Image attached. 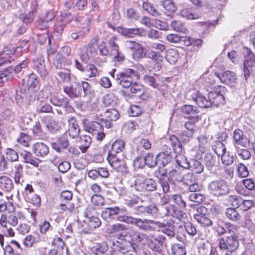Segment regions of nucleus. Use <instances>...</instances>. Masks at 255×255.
Masks as SVG:
<instances>
[{
    "instance_id": "obj_62",
    "label": "nucleus",
    "mask_w": 255,
    "mask_h": 255,
    "mask_svg": "<svg viewBox=\"0 0 255 255\" xmlns=\"http://www.w3.org/2000/svg\"><path fill=\"white\" fill-rule=\"evenodd\" d=\"M33 133L35 137L39 139L43 138L44 136V134L41 128L40 123L37 122L33 128Z\"/></svg>"
},
{
    "instance_id": "obj_61",
    "label": "nucleus",
    "mask_w": 255,
    "mask_h": 255,
    "mask_svg": "<svg viewBox=\"0 0 255 255\" xmlns=\"http://www.w3.org/2000/svg\"><path fill=\"white\" fill-rule=\"evenodd\" d=\"M57 75L60 78L62 82L67 83L71 80V72L67 69L60 71L57 72Z\"/></svg>"
},
{
    "instance_id": "obj_19",
    "label": "nucleus",
    "mask_w": 255,
    "mask_h": 255,
    "mask_svg": "<svg viewBox=\"0 0 255 255\" xmlns=\"http://www.w3.org/2000/svg\"><path fill=\"white\" fill-rule=\"evenodd\" d=\"M184 170L180 167L170 170L168 174V179L170 182H182L184 181Z\"/></svg>"
},
{
    "instance_id": "obj_18",
    "label": "nucleus",
    "mask_w": 255,
    "mask_h": 255,
    "mask_svg": "<svg viewBox=\"0 0 255 255\" xmlns=\"http://www.w3.org/2000/svg\"><path fill=\"white\" fill-rule=\"evenodd\" d=\"M233 138L234 144L236 148L239 146L246 147L249 142L243 131L239 129H237L234 131Z\"/></svg>"
},
{
    "instance_id": "obj_21",
    "label": "nucleus",
    "mask_w": 255,
    "mask_h": 255,
    "mask_svg": "<svg viewBox=\"0 0 255 255\" xmlns=\"http://www.w3.org/2000/svg\"><path fill=\"white\" fill-rule=\"evenodd\" d=\"M71 63L72 60L70 57H66L61 53L57 54L53 60V64L57 69H62Z\"/></svg>"
},
{
    "instance_id": "obj_6",
    "label": "nucleus",
    "mask_w": 255,
    "mask_h": 255,
    "mask_svg": "<svg viewBox=\"0 0 255 255\" xmlns=\"http://www.w3.org/2000/svg\"><path fill=\"white\" fill-rule=\"evenodd\" d=\"M126 211V209L125 208L114 206L104 209L101 215L104 221L110 223L116 219L119 221V216H122L123 214Z\"/></svg>"
},
{
    "instance_id": "obj_50",
    "label": "nucleus",
    "mask_w": 255,
    "mask_h": 255,
    "mask_svg": "<svg viewBox=\"0 0 255 255\" xmlns=\"http://www.w3.org/2000/svg\"><path fill=\"white\" fill-rule=\"evenodd\" d=\"M178 52L176 49H170L167 51L166 60L171 64H175L178 59Z\"/></svg>"
},
{
    "instance_id": "obj_40",
    "label": "nucleus",
    "mask_w": 255,
    "mask_h": 255,
    "mask_svg": "<svg viewBox=\"0 0 255 255\" xmlns=\"http://www.w3.org/2000/svg\"><path fill=\"white\" fill-rule=\"evenodd\" d=\"M225 214L229 219L233 221H238L241 218V215L235 208H227Z\"/></svg>"
},
{
    "instance_id": "obj_34",
    "label": "nucleus",
    "mask_w": 255,
    "mask_h": 255,
    "mask_svg": "<svg viewBox=\"0 0 255 255\" xmlns=\"http://www.w3.org/2000/svg\"><path fill=\"white\" fill-rule=\"evenodd\" d=\"M189 168L195 174H200L204 170V165L198 160L191 158L190 160Z\"/></svg>"
},
{
    "instance_id": "obj_45",
    "label": "nucleus",
    "mask_w": 255,
    "mask_h": 255,
    "mask_svg": "<svg viewBox=\"0 0 255 255\" xmlns=\"http://www.w3.org/2000/svg\"><path fill=\"white\" fill-rule=\"evenodd\" d=\"M128 237L131 241L135 243H140L142 240L140 233L131 228H129L127 233L126 238Z\"/></svg>"
},
{
    "instance_id": "obj_5",
    "label": "nucleus",
    "mask_w": 255,
    "mask_h": 255,
    "mask_svg": "<svg viewBox=\"0 0 255 255\" xmlns=\"http://www.w3.org/2000/svg\"><path fill=\"white\" fill-rule=\"evenodd\" d=\"M40 83L38 78L34 73L29 75L27 80V91L28 94L26 98L27 103L30 104L36 99L35 93L39 90Z\"/></svg>"
},
{
    "instance_id": "obj_27",
    "label": "nucleus",
    "mask_w": 255,
    "mask_h": 255,
    "mask_svg": "<svg viewBox=\"0 0 255 255\" xmlns=\"http://www.w3.org/2000/svg\"><path fill=\"white\" fill-rule=\"evenodd\" d=\"M80 85L81 86V97L86 98L87 97H92L94 94V90L92 89L91 85L86 81H82L80 83Z\"/></svg>"
},
{
    "instance_id": "obj_60",
    "label": "nucleus",
    "mask_w": 255,
    "mask_h": 255,
    "mask_svg": "<svg viewBox=\"0 0 255 255\" xmlns=\"http://www.w3.org/2000/svg\"><path fill=\"white\" fill-rule=\"evenodd\" d=\"M181 15L183 17L189 19H197L200 17L198 14L193 13L188 8L182 9L181 11Z\"/></svg>"
},
{
    "instance_id": "obj_57",
    "label": "nucleus",
    "mask_w": 255,
    "mask_h": 255,
    "mask_svg": "<svg viewBox=\"0 0 255 255\" xmlns=\"http://www.w3.org/2000/svg\"><path fill=\"white\" fill-rule=\"evenodd\" d=\"M104 116L108 120L116 121L119 119L120 114L117 110L111 109L104 113Z\"/></svg>"
},
{
    "instance_id": "obj_12",
    "label": "nucleus",
    "mask_w": 255,
    "mask_h": 255,
    "mask_svg": "<svg viewBox=\"0 0 255 255\" xmlns=\"http://www.w3.org/2000/svg\"><path fill=\"white\" fill-rule=\"evenodd\" d=\"M116 31L122 35L127 38L141 36L145 32L144 29L138 27L126 28L122 26L116 27Z\"/></svg>"
},
{
    "instance_id": "obj_35",
    "label": "nucleus",
    "mask_w": 255,
    "mask_h": 255,
    "mask_svg": "<svg viewBox=\"0 0 255 255\" xmlns=\"http://www.w3.org/2000/svg\"><path fill=\"white\" fill-rule=\"evenodd\" d=\"M102 127L103 126L99 123L92 121L85 126V129L93 135H95V133H99V131L102 129Z\"/></svg>"
},
{
    "instance_id": "obj_22",
    "label": "nucleus",
    "mask_w": 255,
    "mask_h": 255,
    "mask_svg": "<svg viewBox=\"0 0 255 255\" xmlns=\"http://www.w3.org/2000/svg\"><path fill=\"white\" fill-rule=\"evenodd\" d=\"M166 238L162 235L155 237L151 241L149 246L153 251L158 253L161 252L163 245L165 244Z\"/></svg>"
},
{
    "instance_id": "obj_4",
    "label": "nucleus",
    "mask_w": 255,
    "mask_h": 255,
    "mask_svg": "<svg viewBox=\"0 0 255 255\" xmlns=\"http://www.w3.org/2000/svg\"><path fill=\"white\" fill-rule=\"evenodd\" d=\"M107 160L111 167L117 172L122 174L128 173L126 161L121 154H108Z\"/></svg>"
},
{
    "instance_id": "obj_32",
    "label": "nucleus",
    "mask_w": 255,
    "mask_h": 255,
    "mask_svg": "<svg viewBox=\"0 0 255 255\" xmlns=\"http://www.w3.org/2000/svg\"><path fill=\"white\" fill-rule=\"evenodd\" d=\"M0 188L6 192L10 191L13 188V184L12 180L7 176H0Z\"/></svg>"
},
{
    "instance_id": "obj_55",
    "label": "nucleus",
    "mask_w": 255,
    "mask_h": 255,
    "mask_svg": "<svg viewBox=\"0 0 255 255\" xmlns=\"http://www.w3.org/2000/svg\"><path fill=\"white\" fill-rule=\"evenodd\" d=\"M20 155L22 157L25 163H30L36 167L38 166V163L33 158L32 154L30 152L24 151L21 153Z\"/></svg>"
},
{
    "instance_id": "obj_38",
    "label": "nucleus",
    "mask_w": 255,
    "mask_h": 255,
    "mask_svg": "<svg viewBox=\"0 0 255 255\" xmlns=\"http://www.w3.org/2000/svg\"><path fill=\"white\" fill-rule=\"evenodd\" d=\"M200 119V117L198 115L190 117L188 121L185 123L184 126L186 129L185 131L194 133L195 128V124L198 122Z\"/></svg>"
},
{
    "instance_id": "obj_56",
    "label": "nucleus",
    "mask_w": 255,
    "mask_h": 255,
    "mask_svg": "<svg viewBox=\"0 0 255 255\" xmlns=\"http://www.w3.org/2000/svg\"><path fill=\"white\" fill-rule=\"evenodd\" d=\"M120 19V14L118 11H114L112 13L110 21L107 22L109 27L114 30H116L115 25L119 22Z\"/></svg>"
},
{
    "instance_id": "obj_24",
    "label": "nucleus",
    "mask_w": 255,
    "mask_h": 255,
    "mask_svg": "<svg viewBox=\"0 0 255 255\" xmlns=\"http://www.w3.org/2000/svg\"><path fill=\"white\" fill-rule=\"evenodd\" d=\"M209 98L211 101L212 107H218L220 105H223L225 102L224 96L220 92L211 91L209 93Z\"/></svg>"
},
{
    "instance_id": "obj_64",
    "label": "nucleus",
    "mask_w": 255,
    "mask_h": 255,
    "mask_svg": "<svg viewBox=\"0 0 255 255\" xmlns=\"http://www.w3.org/2000/svg\"><path fill=\"white\" fill-rule=\"evenodd\" d=\"M144 80L148 85L154 88H158L159 87L156 79L152 76L145 75L144 76Z\"/></svg>"
},
{
    "instance_id": "obj_37",
    "label": "nucleus",
    "mask_w": 255,
    "mask_h": 255,
    "mask_svg": "<svg viewBox=\"0 0 255 255\" xmlns=\"http://www.w3.org/2000/svg\"><path fill=\"white\" fill-rule=\"evenodd\" d=\"M175 160L180 168L189 169L190 160L188 161L184 155L178 153L175 157Z\"/></svg>"
},
{
    "instance_id": "obj_2",
    "label": "nucleus",
    "mask_w": 255,
    "mask_h": 255,
    "mask_svg": "<svg viewBox=\"0 0 255 255\" xmlns=\"http://www.w3.org/2000/svg\"><path fill=\"white\" fill-rule=\"evenodd\" d=\"M238 235L225 236L219 239V248L224 252L225 255H235L239 247Z\"/></svg>"
},
{
    "instance_id": "obj_1",
    "label": "nucleus",
    "mask_w": 255,
    "mask_h": 255,
    "mask_svg": "<svg viewBox=\"0 0 255 255\" xmlns=\"http://www.w3.org/2000/svg\"><path fill=\"white\" fill-rule=\"evenodd\" d=\"M116 71V70H115ZM112 74L113 77L116 80L117 84L125 88H129L132 83L139 78V74L135 71L130 68H126L116 74Z\"/></svg>"
},
{
    "instance_id": "obj_20",
    "label": "nucleus",
    "mask_w": 255,
    "mask_h": 255,
    "mask_svg": "<svg viewBox=\"0 0 255 255\" xmlns=\"http://www.w3.org/2000/svg\"><path fill=\"white\" fill-rule=\"evenodd\" d=\"M33 152L38 157H44L49 152V147L43 142H37L32 146Z\"/></svg>"
},
{
    "instance_id": "obj_54",
    "label": "nucleus",
    "mask_w": 255,
    "mask_h": 255,
    "mask_svg": "<svg viewBox=\"0 0 255 255\" xmlns=\"http://www.w3.org/2000/svg\"><path fill=\"white\" fill-rule=\"evenodd\" d=\"M173 255H186V251L183 244H174L171 248Z\"/></svg>"
},
{
    "instance_id": "obj_53",
    "label": "nucleus",
    "mask_w": 255,
    "mask_h": 255,
    "mask_svg": "<svg viewBox=\"0 0 255 255\" xmlns=\"http://www.w3.org/2000/svg\"><path fill=\"white\" fill-rule=\"evenodd\" d=\"M145 165L150 168L154 167L157 164L158 159L157 156L154 158L153 154L148 153L144 157Z\"/></svg>"
},
{
    "instance_id": "obj_25",
    "label": "nucleus",
    "mask_w": 255,
    "mask_h": 255,
    "mask_svg": "<svg viewBox=\"0 0 255 255\" xmlns=\"http://www.w3.org/2000/svg\"><path fill=\"white\" fill-rule=\"evenodd\" d=\"M29 62V60L28 59H25L17 64L14 67V69L10 67L7 68V70L9 72H11V71L13 70L14 73L18 75V77L22 76L24 73L27 71V66Z\"/></svg>"
},
{
    "instance_id": "obj_59",
    "label": "nucleus",
    "mask_w": 255,
    "mask_h": 255,
    "mask_svg": "<svg viewBox=\"0 0 255 255\" xmlns=\"http://www.w3.org/2000/svg\"><path fill=\"white\" fill-rule=\"evenodd\" d=\"M144 48L141 44H139V46L137 47L134 50L132 55L134 59L139 60L145 57L146 54L144 52Z\"/></svg>"
},
{
    "instance_id": "obj_8",
    "label": "nucleus",
    "mask_w": 255,
    "mask_h": 255,
    "mask_svg": "<svg viewBox=\"0 0 255 255\" xmlns=\"http://www.w3.org/2000/svg\"><path fill=\"white\" fill-rule=\"evenodd\" d=\"M135 189L139 192H152L157 190V183L152 178H137L134 181Z\"/></svg>"
},
{
    "instance_id": "obj_46",
    "label": "nucleus",
    "mask_w": 255,
    "mask_h": 255,
    "mask_svg": "<svg viewBox=\"0 0 255 255\" xmlns=\"http://www.w3.org/2000/svg\"><path fill=\"white\" fill-rule=\"evenodd\" d=\"M145 226L148 227V228L147 230H144V231L153 230V228L150 226V225H155L158 226L159 228H163V229H164L165 227H169V223L168 222H166V223H161L159 221H156L147 219H145Z\"/></svg>"
},
{
    "instance_id": "obj_17",
    "label": "nucleus",
    "mask_w": 255,
    "mask_h": 255,
    "mask_svg": "<svg viewBox=\"0 0 255 255\" xmlns=\"http://www.w3.org/2000/svg\"><path fill=\"white\" fill-rule=\"evenodd\" d=\"M218 77L222 83H225L231 87H236L238 83L236 74L232 71H227L223 73Z\"/></svg>"
},
{
    "instance_id": "obj_11",
    "label": "nucleus",
    "mask_w": 255,
    "mask_h": 255,
    "mask_svg": "<svg viewBox=\"0 0 255 255\" xmlns=\"http://www.w3.org/2000/svg\"><path fill=\"white\" fill-rule=\"evenodd\" d=\"M119 221L128 224L134 225L139 229L144 231L147 230L148 227L145 226V219H141L140 218H135L131 216L125 215L124 213L122 216L119 217Z\"/></svg>"
},
{
    "instance_id": "obj_9",
    "label": "nucleus",
    "mask_w": 255,
    "mask_h": 255,
    "mask_svg": "<svg viewBox=\"0 0 255 255\" xmlns=\"http://www.w3.org/2000/svg\"><path fill=\"white\" fill-rule=\"evenodd\" d=\"M186 98L189 100L196 102L197 105L201 108H209L212 107L211 101L208 97L203 96L198 93L197 91L192 90L189 91L186 94Z\"/></svg>"
},
{
    "instance_id": "obj_30",
    "label": "nucleus",
    "mask_w": 255,
    "mask_h": 255,
    "mask_svg": "<svg viewBox=\"0 0 255 255\" xmlns=\"http://www.w3.org/2000/svg\"><path fill=\"white\" fill-rule=\"evenodd\" d=\"M36 113L38 114H54L52 107L46 102L36 104Z\"/></svg>"
},
{
    "instance_id": "obj_51",
    "label": "nucleus",
    "mask_w": 255,
    "mask_h": 255,
    "mask_svg": "<svg viewBox=\"0 0 255 255\" xmlns=\"http://www.w3.org/2000/svg\"><path fill=\"white\" fill-rule=\"evenodd\" d=\"M171 27L175 31L186 33L187 29L185 24L180 20H174L170 24Z\"/></svg>"
},
{
    "instance_id": "obj_15",
    "label": "nucleus",
    "mask_w": 255,
    "mask_h": 255,
    "mask_svg": "<svg viewBox=\"0 0 255 255\" xmlns=\"http://www.w3.org/2000/svg\"><path fill=\"white\" fill-rule=\"evenodd\" d=\"M33 68L39 73L43 78H45L48 74L46 68L45 61L44 57L39 56L33 59Z\"/></svg>"
},
{
    "instance_id": "obj_41",
    "label": "nucleus",
    "mask_w": 255,
    "mask_h": 255,
    "mask_svg": "<svg viewBox=\"0 0 255 255\" xmlns=\"http://www.w3.org/2000/svg\"><path fill=\"white\" fill-rule=\"evenodd\" d=\"M212 149L217 155L218 158L226 153V148L223 142L215 141L212 145Z\"/></svg>"
},
{
    "instance_id": "obj_48",
    "label": "nucleus",
    "mask_w": 255,
    "mask_h": 255,
    "mask_svg": "<svg viewBox=\"0 0 255 255\" xmlns=\"http://www.w3.org/2000/svg\"><path fill=\"white\" fill-rule=\"evenodd\" d=\"M238 227L230 223H224V235L232 236L238 234L237 233Z\"/></svg>"
},
{
    "instance_id": "obj_63",
    "label": "nucleus",
    "mask_w": 255,
    "mask_h": 255,
    "mask_svg": "<svg viewBox=\"0 0 255 255\" xmlns=\"http://www.w3.org/2000/svg\"><path fill=\"white\" fill-rule=\"evenodd\" d=\"M5 154L6 158L11 162L17 161L18 159V155L16 151L11 148H7Z\"/></svg>"
},
{
    "instance_id": "obj_49",
    "label": "nucleus",
    "mask_w": 255,
    "mask_h": 255,
    "mask_svg": "<svg viewBox=\"0 0 255 255\" xmlns=\"http://www.w3.org/2000/svg\"><path fill=\"white\" fill-rule=\"evenodd\" d=\"M84 216L88 221L96 216H99V213L95 207L89 205L85 209Z\"/></svg>"
},
{
    "instance_id": "obj_16",
    "label": "nucleus",
    "mask_w": 255,
    "mask_h": 255,
    "mask_svg": "<svg viewBox=\"0 0 255 255\" xmlns=\"http://www.w3.org/2000/svg\"><path fill=\"white\" fill-rule=\"evenodd\" d=\"M128 229L127 226L123 224L115 223L113 224L108 230L110 234H117L118 239H126Z\"/></svg>"
},
{
    "instance_id": "obj_13",
    "label": "nucleus",
    "mask_w": 255,
    "mask_h": 255,
    "mask_svg": "<svg viewBox=\"0 0 255 255\" xmlns=\"http://www.w3.org/2000/svg\"><path fill=\"white\" fill-rule=\"evenodd\" d=\"M15 49L12 45L5 46L0 52V66L14 60Z\"/></svg>"
},
{
    "instance_id": "obj_10",
    "label": "nucleus",
    "mask_w": 255,
    "mask_h": 255,
    "mask_svg": "<svg viewBox=\"0 0 255 255\" xmlns=\"http://www.w3.org/2000/svg\"><path fill=\"white\" fill-rule=\"evenodd\" d=\"M208 209L204 206H199L194 214V219L203 227H210L213 224L212 221L207 215Z\"/></svg>"
},
{
    "instance_id": "obj_33",
    "label": "nucleus",
    "mask_w": 255,
    "mask_h": 255,
    "mask_svg": "<svg viewBox=\"0 0 255 255\" xmlns=\"http://www.w3.org/2000/svg\"><path fill=\"white\" fill-rule=\"evenodd\" d=\"M67 99L66 97L61 98L58 94L56 93L51 95L49 101L55 106L62 107V105L66 104Z\"/></svg>"
},
{
    "instance_id": "obj_36",
    "label": "nucleus",
    "mask_w": 255,
    "mask_h": 255,
    "mask_svg": "<svg viewBox=\"0 0 255 255\" xmlns=\"http://www.w3.org/2000/svg\"><path fill=\"white\" fill-rule=\"evenodd\" d=\"M204 162L208 169L211 170L216 164V157L211 152H207L204 155Z\"/></svg>"
},
{
    "instance_id": "obj_14",
    "label": "nucleus",
    "mask_w": 255,
    "mask_h": 255,
    "mask_svg": "<svg viewBox=\"0 0 255 255\" xmlns=\"http://www.w3.org/2000/svg\"><path fill=\"white\" fill-rule=\"evenodd\" d=\"M64 92L71 99L81 98V86L79 82H74L63 86Z\"/></svg>"
},
{
    "instance_id": "obj_58",
    "label": "nucleus",
    "mask_w": 255,
    "mask_h": 255,
    "mask_svg": "<svg viewBox=\"0 0 255 255\" xmlns=\"http://www.w3.org/2000/svg\"><path fill=\"white\" fill-rule=\"evenodd\" d=\"M181 111L183 114L188 115L196 114L199 112L198 107L191 105H184L182 106Z\"/></svg>"
},
{
    "instance_id": "obj_31",
    "label": "nucleus",
    "mask_w": 255,
    "mask_h": 255,
    "mask_svg": "<svg viewBox=\"0 0 255 255\" xmlns=\"http://www.w3.org/2000/svg\"><path fill=\"white\" fill-rule=\"evenodd\" d=\"M125 143L122 139L116 140L112 145L108 154H119L125 148Z\"/></svg>"
},
{
    "instance_id": "obj_3",
    "label": "nucleus",
    "mask_w": 255,
    "mask_h": 255,
    "mask_svg": "<svg viewBox=\"0 0 255 255\" xmlns=\"http://www.w3.org/2000/svg\"><path fill=\"white\" fill-rule=\"evenodd\" d=\"M207 188L209 193L217 197L226 196L230 192L228 182L222 179L212 181Z\"/></svg>"
},
{
    "instance_id": "obj_26",
    "label": "nucleus",
    "mask_w": 255,
    "mask_h": 255,
    "mask_svg": "<svg viewBox=\"0 0 255 255\" xmlns=\"http://www.w3.org/2000/svg\"><path fill=\"white\" fill-rule=\"evenodd\" d=\"M166 215L175 216L179 220L185 219L187 218V214L180 210H174V207L172 205H168L165 207Z\"/></svg>"
},
{
    "instance_id": "obj_23",
    "label": "nucleus",
    "mask_w": 255,
    "mask_h": 255,
    "mask_svg": "<svg viewBox=\"0 0 255 255\" xmlns=\"http://www.w3.org/2000/svg\"><path fill=\"white\" fill-rule=\"evenodd\" d=\"M69 145V141L65 137H59L56 141L51 143V147L58 153L62 152L63 149L68 148Z\"/></svg>"
},
{
    "instance_id": "obj_29",
    "label": "nucleus",
    "mask_w": 255,
    "mask_h": 255,
    "mask_svg": "<svg viewBox=\"0 0 255 255\" xmlns=\"http://www.w3.org/2000/svg\"><path fill=\"white\" fill-rule=\"evenodd\" d=\"M65 14V16L63 18L64 19L61 18L60 20H58L55 24V32L59 34H61L64 30L65 27V22L71 21V19H69V17L71 16L70 13L67 12Z\"/></svg>"
},
{
    "instance_id": "obj_7",
    "label": "nucleus",
    "mask_w": 255,
    "mask_h": 255,
    "mask_svg": "<svg viewBox=\"0 0 255 255\" xmlns=\"http://www.w3.org/2000/svg\"><path fill=\"white\" fill-rule=\"evenodd\" d=\"M244 62L243 65V71L245 79L247 80L255 68V55L248 48H245Z\"/></svg>"
},
{
    "instance_id": "obj_39",
    "label": "nucleus",
    "mask_w": 255,
    "mask_h": 255,
    "mask_svg": "<svg viewBox=\"0 0 255 255\" xmlns=\"http://www.w3.org/2000/svg\"><path fill=\"white\" fill-rule=\"evenodd\" d=\"M82 72L89 78L95 77L98 74L96 67L92 64H87Z\"/></svg>"
},
{
    "instance_id": "obj_43",
    "label": "nucleus",
    "mask_w": 255,
    "mask_h": 255,
    "mask_svg": "<svg viewBox=\"0 0 255 255\" xmlns=\"http://www.w3.org/2000/svg\"><path fill=\"white\" fill-rule=\"evenodd\" d=\"M36 12V8L34 7L28 13L20 14L19 15V19H21L25 24L27 25V24L31 23L32 21L34 15Z\"/></svg>"
},
{
    "instance_id": "obj_52",
    "label": "nucleus",
    "mask_w": 255,
    "mask_h": 255,
    "mask_svg": "<svg viewBox=\"0 0 255 255\" xmlns=\"http://www.w3.org/2000/svg\"><path fill=\"white\" fill-rule=\"evenodd\" d=\"M109 250V246L108 244L103 242L100 244H96L94 247L92 248V251L95 253H97V254H105Z\"/></svg>"
},
{
    "instance_id": "obj_44",
    "label": "nucleus",
    "mask_w": 255,
    "mask_h": 255,
    "mask_svg": "<svg viewBox=\"0 0 255 255\" xmlns=\"http://www.w3.org/2000/svg\"><path fill=\"white\" fill-rule=\"evenodd\" d=\"M86 222L88 223L89 229L87 231L84 230V231L87 234L90 233L94 229L99 228L101 225L102 223L98 216H96L88 221H86Z\"/></svg>"
},
{
    "instance_id": "obj_28",
    "label": "nucleus",
    "mask_w": 255,
    "mask_h": 255,
    "mask_svg": "<svg viewBox=\"0 0 255 255\" xmlns=\"http://www.w3.org/2000/svg\"><path fill=\"white\" fill-rule=\"evenodd\" d=\"M135 80L131 85L130 91L135 94H137L142 100L146 99V95L144 93L145 90L143 86L136 82Z\"/></svg>"
},
{
    "instance_id": "obj_42",
    "label": "nucleus",
    "mask_w": 255,
    "mask_h": 255,
    "mask_svg": "<svg viewBox=\"0 0 255 255\" xmlns=\"http://www.w3.org/2000/svg\"><path fill=\"white\" fill-rule=\"evenodd\" d=\"M169 142L175 152L179 153L181 152L182 144L181 141L175 135H171L169 138Z\"/></svg>"
},
{
    "instance_id": "obj_47",
    "label": "nucleus",
    "mask_w": 255,
    "mask_h": 255,
    "mask_svg": "<svg viewBox=\"0 0 255 255\" xmlns=\"http://www.w3.org/2000/svg\"><path fill=\"white\" fill-rule=\"evenodd\" d=\"M158 162H159V163L163 166V167L165 166L167 164H168L171 161V156L169 153L165 152H161L159 153L157 155Z\"/></svg>"
}]
</instances>
